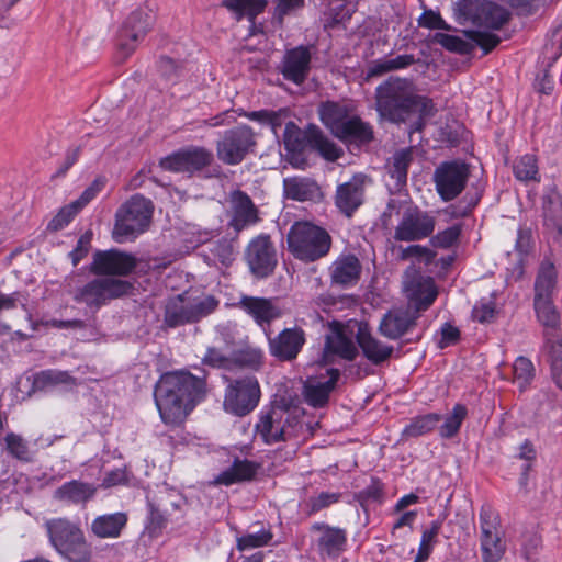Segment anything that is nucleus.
I'll return each instance as SVG.
<instances>
[{"label":"nucleus","mask_w":562,"mask_h":562,"mask_svg":"<svg viewBox=\"0 0 562 562\" xmlns=\"http://www.w3.org/2000/svg\"><path fill=\"white\" fill-rule=\"evenodd\" d=\"M206 395V380L186 370L164 373L154 390L155 405L167 426L182 424Z\"/></svg>","instance_id":"nucleus-1"},{"label":"nucleus","mask_w":562,"mask_h":562,"mask_svg":"<svg viewBox=\"0 0 562 562\" xmlns=\"http://www.w3.org/2000/svg\"><path fill=\"white\" fill-rule=\"evenodd\" d=\"M374 99L379 115L391 123H406L411 116L417 115L415 131H420L424 121L435 113L432 100L418 94L411 79L398 76L382 81L375 88Z\"/></svg>","instance_id":"nucleus-2"},{"label":"nucleus","mask_w":562,"mask_h":562,"mask_svg":"<svg viewBox=\"0 0 562 562\" xmlns=\"http://www.w3.org/2000/svg\"><path fill=\"white\" fill-rule=\"evenodd\" d=\"M286 244L295 259L310 263L329 254L333 238L324 227L308 221H297L289 229Z\"/></svg>","instance_id":"nucleus-3"},{"label":"nucleus","mask_w":562,"mask_h":562,"mask_svg":"<svg viewBox=\"0 0 562 562\" xmlns=\"http://www.w3.org/2000/svg\"><path fill=\"white\" fill-rule=\"evenodd\" d=\"M55 550L70 562H89L91 548L81 528L68 518H53L45 524Z\"/></svg>","instance_id":"nucleus-4"},{"label":"nucleus","mask_w":562,"mask_h":562,"mask_svg":"<svg viewBox=\"0 0 562 562\" xmlns=\"http://www.w3.org/2000/svg\"><path fill=\"white\" fill-rule=\"evenodd\" d=\"M218 306V300L213 295L193 297L183 292L167 299L164 306V326L177 328L194 324L212 314Z\"/></svg>","instance_id":"nucleus-5"},{"label":"nucleus","mask_w":562,"mask_h":562,"mask_svg":"<svg viewBox=\"0 0 562 562\" xmlns=\"http://www.w3.org/2000/svg\"><path fill=\"white\" fill-rule=\"evenodd\" d=\"M154 204L142 194H134L115 213L113 237L122 243L145 233L151 222Z\"/></svg>","instance_id":"nucleus-6"},{"label":"nucleus","mask_w":562,"mask_h":562,"mask_svg":"<svg viewBox=\"0 0 562 562\" xmlns=\"http://www.w3.org/2000/svg\"><path fill=\"white\" fill-rule=\"evenodd\" d=\"M155 21V13L147 5L138 7L127 15L116 38V48L121 59L125 60L133 55L151 31Z\"/></svg>","instance_id":"nucleus-7"},{"label":"nucleus","mask_w":562,"mask_h":562,"mask_svg":"<svg viewBox=\"0 0 562 562\" xmlns=\"http://www.w3.org/2000/svg\"><path fill=\"white\" fill-rule=\"evenodd\" d=\"M133 284L119 278H95L77 289L74 300L99 310L111 301L131 294Z\"/></svg>","instance_id":"nucleus-8"},{"label":"nucleus","mask_w":562,"mask_h":562,"mask_svg":"<svg viewBox=\"0 0 562 562\" xmlns=\"http://www.w3.org/2000/svg\"><path fill=\"white\" fill-rule=\"evenodd\" d=\"M223 406L225 412L244 417L259 405L261 389L255 375H245L237 379H227Z\"/></svg>","instance_id":"nucleus-9"},{"label":"nucleus","mask_w":562,"mask_h":562,"mask_svg":"<svg viewBox=\"0 0 562 562\" xmlns=\"http://www.w3.org/2000/svg\"><path fill=\"white\" fill-rule=\"evenodd\" d=\"M256 136L246 124H238L223 132L216 140V156L227 166L239 165L254 150Z\"/></svg>","instance_id":"nucleus-10"},{"label":"nucleus","mask_w":562,"mask_h":562,"mask_svg":"<svg viewBox=\"0 0 562 562\" xmlns=\"http://www.w3.org/2000/svg\"><path fill=\"white\" fill-rule=\"evenodd\" d=\"M284 146L290 153H301L305 146L317 150L325 159L334 161L338 159V148L315 125H311L303 134L297 125L290 121L285 124L283 134Z\"/></svg>","instance_id":"nucleus-11"},{"label":"nucleus","mask_w":562,"mask_h":562,"mask_svg":"<svg viewBox=\"0 0 562 562\" xmlns=\"http://www.w3.org/2000/svg\"><path fill=\"white\" fill-rule=\"evenodd\" d=\"M480 550L483 562H499L505 552L506 543L501 531V518L491 505L480 509Z\"/></svg>","instance_id":"nucleus-12"},{"label":"nucleus","mask_w":562,"mask_h":562,"mask_svg":"<svg viewBox=\"0 0 562 562\" xmlns=\"http://www.w3.org/2000/svg\"><path fill=\"white\" fill-rule=\"evenodd\" d=\"M470 177L469 165L460 160L441 162L434 172V183L440 199L450 202L465 189Z\"/></svg>","instance_id":"nucleus-13"},{"label":"nucleus","mask_w":562,"mask_h":562,"mask_svg":"<svg viewBox=\"0 0 562 562\" xmlns=\"http://www.w3.org/2000/svg\"><path fill=\"white\" fill-rule=\"evenodd\" d=\"M436 227V217L431 212L411 205L403 212L402 218L394 231L398 241H419L429 238Z\"/></svg>","instance_id":"nucleus-14"},{"label":"nucleus","mask_w":562,"mask_h":562,"mask_svg":"<svg viewBox=\"0 0 562 562\" xmlns=\"http://www.w3.org/2000/svg\"><path fill=\"white\" fill-rule=\"evenodd\" d=\"M460 13L479 27L501 30L510 19L507 9L492 1L460 0Z\"/></svg>","instance_id":"nucleus-15"},{"label":"nucleus","mask_w":562,"mask_h":562,"mask_svg":"<svg viewBox=\"0 0 562 562\" xmlns=\"http://www.w3.org/2000/svg\"><path fill=\"white\" fill-rule=\"evenodd\" d=\"M213 160L214 155L210 149L190 145L161 158L159 166L167 171L193 175L210 167Z\"/></svg>","instance_id":"nucleus-16"},{"label":"nucleus","mask_w":562,"mask_h":562,"mask_svg":"<svg viewBox=\"0 0 562 562\" xmlns=\"http://www.w3.org/2000/svg\"><path fill=\"white\" fill-rule=\"evenodd\" d=\"M137 267V259L133 254L111 248L97 250L90 265V272L97 277L114 278L127 277Z\"/></svg>","instance_id":"nucleus-17"},{"label":"nucleus","mask_w":562,"mask_h":562,"mask_svg":"<svg viewBox=\"0 0 562 562\" xmlns=\"http://www.w3.org/2000/svg\"><path fill=\"white\" fill-rule=\"evenodd\" d=\"M245 259L250 272L256 278H267L273 273L278 259L276 248L267 234L252 238L245 251Z\"/></svg>","instance_id":"nucleus-18"},{"label":"nucleus","mask_w":562,"mask_h":562,"mask_svg":"<svg viewBox=\"0 0 562 562\" xmlns=\"http://www.w3.org/2000/svg\"><path fill=\"white\" fill-rule=\"evenodd\" d=\"M291 423L288 412L281 407H265L258 415L255 429L266 445H273L288 440L286 427Z\"/></svg>","instance_id":"nucleus-19"},{"label":"nucleus","mask_w":562,"mask_h":562,"mask_svg":"<svg viewBox=\"0 0 562 562\" xmlns=\"http://www.w3.org/2000/svg\"><path fill=\"white\" fill-rule=\"evenodd\" d=\"M366 201V176L353 175L348 181L336 188L335 206L347 218H351Z\"/></svg>","instance_id":"nucleus-20"},{"label":"nucleus","mask_w":562,"mask_h":562,"mask_svg":"<svg viewBox=\"0 0 562 562\" xmlns=\"http://www.w3.org/2000/svg\"><path fill=\"white\" fill-rule=\"evenodd\" d=\"M312 45H299L288 49L282 59L281 74L294 85H302L311 71Z\"/></svg>","instance_id":"nucleus-21"},{"label":"nucleus","mask_w":562,"mask_h":562,"mask_svg":"<svg viewBox=\"0 0 562 562\" xmlns=\"http://www.w3.org/2000/svg\"><path fill=\"white\" fill-rule=\"evenodd\" d=\"M269 340L270 355L280 361H293L302 351L306 336L301 327H291L282 329L276 337Z\"/></svg>","instance_id":"nucleus-22"},{"label":"nucleus","mask_w":562,"mask_h":562,"mask_svg":"<svg viewBox=\"0 0 562 562\" xmlns=\"http://www.w3.org/2000/svg\"><path fill=\"white\" fill-rule=\"evenodd\" d=\"M311 531L319 532L317 550L321 555L334 560L347 550L348 531L345 528L326 522H314Z\"/></svg>","instance_id":"nucleus-23"},{"label":"nucleus","mask_w":562,"mask_h":562,"mask_svg":"<svg viewBox=\"0 0 562 562\" xmlns=\"http://www.w3.org/2000/svg\"><path fill=\"white\" fill-rule=\"evenodd\" d=\"M238 306L265 330L266 335H269L267 329L271 323L282 316L281 308L274 304L272 299L244 295L239 300Z\"/></svg>","instance_id":"nucleus-24"},{"label":"nucleus","mask_w":562,"mask_h":562,"mask_svg":"<svg viewBox=\"0 0 562 562\" xmlns=\"http://www.w3.org/2000/svg\"><path fill=\"white\" fill-rule=\"evenodd\" d=\"M417 313L395 310L386 312L380 319L378 331L390 340H400L411 334L417 325Z\"/></svg>","instance_id":"nucleus-25"},{"label":"nucleus","mask_w":562,"mask_h":562,"mask_svg":"<svg viewBox=\"0 0 562 562\" xmlns=\"http://www.w3.org/2000/svg\"><path fill=\"white\" fill-rule=\"evenodd\" d=\"M233 215L229 226L237 233L258 224L261 218L259 210L251 198L241 190H235L231 195Z\"/></svg>","instance_id":"nucleus-26"},{"label":"nucleus","mask_w":562,"mask_h":562,"mask_svg":"<svg viewBox=\"0 0 562 562\" xmlns=\"http://www.w3.org/2000/svg\"><path fill=\"white\" fill-rule=\"evenodd\" d=\"M362 272V265L355 254H340L329 266L331 284L348 289L355 286Z\"/></svg>","instance_id":"nucleus-27"},{"label":"nucleus","mask_w":562,"mask_h":562,"mask_svg":"<svg viewBox=\"0 0 562 562\" xmlns=\"http://www.w3.org/2000/svg\"><path fill=\"white\" fill-rule=\"evenodd\" d=\"M356 341L363 357L374 366L389 361L393 356L394 347L373 336L367 324L359 325Z\"/></svg>","instance_id":"nucleus-28"},{"label":"nucleus","mask_w":562,"mask_h":562,"mask_svg":"<svg viewBox=\"0 0 562 562\" xmlns=\"http://www.w3.org/2000/svg\"><path fill=\"white\" fill-rule=\"evenodd\" d=\"M533 308L538 322L543 326V347L562 342V335L559 334L561 316L553 300H533Z\"/></svg>","instance_id":"nucleus-29"},{"label":"nucleus","mask_w":562,"mask_h":562,"mask_svg":"<svg viewBox=\"0 0 562 562\" xmlns=\"http://www.w3.org/2000/svg\"><path fill=\"white\" fill-rule=\"evenodd\" d=\"M97 487L92 483L80 480L65 482L54 491L55 501L72 504L86 505L95 495Z\"/></svg>","instance_id":"nucleus-30"},{"label":"nucleus","mask_w":562,"mask_h":562,"mask_svg":"<svg viewBox=\"0 0 562 562\" xmlns=\"http://www.w3.org/2000/svg\"><path fill=\"white\" fill-rule=\"evenodd\" d=\"M259 467L255 461L235 458L231 467L223 470L215 477V483L231 486L243 482H250L256 477Z\"/></svg>","instance_id":"nucleus-31"},{"label":"nucleus","mask_w":562,"mask_h":562,"mask_svg":"<svg viewBox=\"0 0 562 562\" xmlns=\"http://www.w3.org/2000/svg\"><path fill=\"white\" fill-rule=\"evenodd\" d=\"M328 380L316 384H307L304 387L306 403L314 408H322L329 402L330 393L335 390L340 378V370L329 368L326 371Z\"/></svg>","instance_id":"nucleus-32"},{"label":"nucleus","mask_w":562,"mask_h":562,"mask_svg":"<svg viewBox=\"0 0 562 562\" xmlns=\"http://www.w3.org/2000/svg\"><path fill=\"white\" fill-rule=\"evenodd\" d=\"M353 110L348 103L328 100L321 103L318 114L322 123L335 135Z\"/></svg>","instance_id":"nucleus-33"},{"label":"nucleus","mask_w":562,"mask_h":562,"mask_svg":"<svg viewBox=\"0 0 562 562\" xmlns=\"http://www.w3.org/2000/svg\"><path fill=\"white\" fill-rule=\"evenodd\" d=\"M334 136L342 142L368 144L373 139V130L359 115L351 114Z\"/></svg>","instance_id":"nucleus-34"},{"label":"nucleus","mask_w":562,"mask_h":562,"mask_svg":"<svg viewBox=\"0 0 562 562\" xmlns=\"http://www.w3.org/2000/svg\"><path fill=\"white\" fill-rule=\"evenodd\" d=\"M127 515L123 512L95 517L91 522V531L101 539L117 538L127 524Z\"/></svg>","instance_id":"nucleus-35"},{"label":"nucleus","mask_w":562,"mask_h":562,"mask_svg":"<svg viewBox=\"0 0 562 562\" xmlns=\"http://www.w3.org/2000/svg\"><path fill=\"white\" fill-rule=\"evenodd\" d=\"M411 301L415 304V313L428 310L438 296L435 281L430 277H419L413 280L409 285Z\"/></svg>","instance_id":"nucleus-36"},{"label":"nucleus","mask_w":562,"mask_h":562,"mask_svg":"<svg viewBox=\"0 0 562 562\" xmlns=\"http://www.w3.org/2000/svg\"><path fill=\"white\" fill-rule=\"evenodd\" d=\"M543 225L562 235V196L557 191H551L542 199Z\"/></svg>","instance_id":"nucleus-37"},{"label":"nucleus","mask_w":562,"mask_h":562,"mask_svg":"<svg viewBox=\"0 0 562 562\" xmlns=\"http://www.w3.org/2000/svg\"><path fill=\"white\" fill-rule=\"evenodd\" d=\"M283 190L288 199L304 202L313 200L319 188L315 181L308 178L290 177L283 180Z\"/></svg>","instance_id":"nucleus-38"},{"label":"nucleus","mask_w":562,"mask_h":562,"mask_svg":"<svg viewBox=\"0 0 562 562\" xmlns=\"http://www.w3.org/2000/svg\"><path fill=\"white\" fill-rule=\"evenodd\" d=\"M513 175L516 180L529 183L541 181L539 160L535 154H524L513 161Z\"/></svg>","instance_id":"nucleus-39"},{"label":"nucleus","mask_w":562,"mask_h":562,"mask_svg":"<svg viewBox=\"0 0 562 562\" xmlns=\"http://www.w3.org/2000/svg\"><path fill=\"white\" fill-rule=\"evenodd\" d=\"M557 284V272L554 265L543 262L535 281L533 300H553V291Z\"/></svg>","instance_id":"nucleus-40"},{"label":"nucleus","mask_w":562,"mask_h":562,"mask_svg":"<svg viewBox=\"0 0 562 562\" xmlns=\"http://www.w3.org/2000/svg\"><path fill=\"white\" fill-rule=\"evenodd\" d=\"M355 499L363 510L371 504L381 505L385 501V484L378 476H371L370 484L355 494Z\"/></svg>","instance_id":"nucleus-41"},{"label":"nucleus","mask_w":562,"mask_h":562,"mask_svg":"<svg viewBox=\"0 0 562 562\" xmlns=\"http://www.w3.org/2000/svg\"><path fill=\"white\" fill-rule=\"evenodd\" d=\"M443 519L437 518L432 520L428 528L423 530L417 554L413 562H425L432 553L437 538L442 528Z\"/></svg>","instance_id":"nucleus-42"},{"label":"nucleus","mask_w":562,"mask_h":562,"mask_svg":"<svg viewBox=\"0 0 562 562\" xmlns=\"http://www.w3.org/2000/svg\"><path fill=\"white\" fill-rule=\"evenodd\" d=\"M412 159V154L407 149L396 151L392 158L389 175L395 180L394 187L397 191H401L407 183V173Z\"/></svg>","instance_id":"nucleus-43"},{"label":"nucleus","mask_w":562,"mask_h":562,"mask_svg":"<svg viewBox=\"0 0 562 562\" xmlns=\"http://www.w3.org/2000/svg\"><path fill=\"white\" fill-rule=\"evenodd\" d=\"M440 420L441 415L438 413L416 416L404 427L402 436L405 438H416L426 435L432 431Z\"/></svg>","instance_id":"nucleus-44"},{"label":"nucleus","mask_w":562,"mask_h":562,"mask_svg":"<svg viewBox=\"0 0 562 562\" xmlns=\"http://www.w3.org/2000/svg\"><path fill=\"white\" fill-rule=\"evenodd\" d=\"M265 353L260 348L245 347L235 350L231 357L232 368H246L258 371L263 366Z\"/></svg>","instance_id":"nucleus-45"},{"label":"nucleus","mask_w":562,"mask_h":562,"mask_svg":"<svg viewBox=\"0 0 562 562\" xmlns=\"http://www.w3.org/2000/svg\"><path fill=\"white\" fill-rule=\"evenodd\" d=\"M3 441L4 450L11 458L23 463L33 461V452L29 442L21 435L10 431L4 436Z\"/></svg>","instance_id":"nucleus-46"},{"label":"nucleus","mask_w":562,"mask_h":562,"mask_svg":"<svg viewBox=\"0 0 562 562\" xmlns=\"http://www.w3.org/2000/svg\"><path fill=\"white\" fill-rule=\"evenodd\" d=\"M222 5L239 18L255 19L267 7V0H223Z\"/></svg>","instance_id":"nucleus-47"},{"label":"nucleus","mask_w":562,"mask_h":562,"mask_svg":"<svg viewBox=\"0 0 562 562\" xmlns=\"http://www.w3.org/2000/svg\"><path fill=\"white\" fill-rule=\"evenodd\" d=\"M325 350L348 361L355 360L358 356V349L353 341L341 331L337 333L334 338L327 339Z\"/></svg>","instance_id":"nucleus-48"},{"label":"nucleus","mask_w":562,"mask_h":562,"mask_svg":"<svg viewBox=\"0 0 562 562\" xmlns=\"http://www.w3.org/2000/svg\"><path fill=\"white\" fill-rule=\"evenodd\" d=\"M467 415V406L460 403L456 404L452 408L451 415L445 419L443 424L439 428L440 436L447 439L454 437L459 432Z\"/></svg>","instance_id":"nucleus-49"},{"label":"nucleus","mask_w":562,"mask_h":562,"mask_svg":"<svg viewBox=\"0 0 562 562\" xmlns=\"http://www.w3.org/2000/svg\"><path fill=\"white\" fill-rule=\"evenodd\" d=\"M432 41L441 45L448 52L459 55H470L474 49V46L471 43L462 40L457 35L447 33H436L432 37Z\"/></svg>","instance_id":"nucleus-50"},{"label":"nucleus","mask_w":562,"mask_h":562,"mask_svg":"<svg viewBox=\"0 0 562 562\" xmlns=\"http://www.w3.org/2000/svg\"><path fill=\"white\" fill-rule=\"evenodd\" d=\"M514 381L520 391H524L535 376V367L527 357H518L513 366Z\"/></svg>","instance_id":"nucleus-51"},{"label":"nucleus","mask_w":562,"mask_h":562,"mask_svg":"<svg viewBox=\"0 0 562 562\" xmlns=\"http://www.w3.org/2000/svg\"><path fill=\"white\" fill-rule=\"evenodd\" d=\"M462 234V225L453 224L443 231L430 236V244L435 248L449 249L458 244Z\"/></svg>","instance_id":"nucleus-52"},{"label":"nucleus","mask_w":562,"mask_h":562,"mask_svg":"<svg viewBox=\"0 0 562 562\" xmlns=\"http://www.w3.org/2000/svg\"><path fill=\"white\" fill-rule=\"evenodd\" d=\"M467 38L475 43L484 55L492 53L501 43V37L494 33L479 31V30H467L464 31Z\"/></svg>","instance_id":"nucleus-53"},{"label":"nucleus","mask_w":562,"mask_h":562,"mask_svg":"<svg viewBox=\"0 0 562 562\" xmlns=\"http://www.w3.org/2000/svg\"><path fill=\"white\" fill-rule=\"evenodd\" d=\"M341 498V493L322 492L316 496H312L306 502V514L308 516L315 515L316 513L330 507L338 503Z\"/></svg>","instance_id":"nucleus-54"},{"label":"nucleus","mask_w":562,"mask_h":562,"mask_svg":"<svg viewBox=\"0 0 562 562\" xmlns=\"http://www.w3.org/2000/svg\"><path fill=\"white\" fill-rule=\"evenodd\" d=\"M548 353L551 375L555 385L562 390V342L543 347Z\"/></svg>","instance_id":"nucleus-55"},{"label":"nucleus","mask_w":562,"mask_h":562,"mask_svg":"<svg viewBox=\"0 0 562 562\" xmlns=\"http://www.w3.org/2000/svg\"><path fill=\"white\" fill-rule=\"evenodd\" d=\"M79 214L71 203L63 206L57 214L48 222L47 231L59 232L68 226L74 218Z\"/></svg>","instance_id":"nucleus-56"},{"label":"nucleus","mask_w":562,"mask_h":562,"mask_svg":"<svg viewBox=\"0 0 562 562\" xmlns=\"http://www.w3.org/2000/svg\"><path fill=\"white\" fill-rule=\"evenodd\" d=\"M104 186L105 178H95L91 184L83 190L80 196L70 203L75 205V209L80 213L85 206L97 198V195L103 190Z\"/></svg>","instance_id":"nucleus-57"},{"label":"nucleus","mask_w":562,"mask_h":562,"mask_svg":"<svg viewBox=\"0 0 562 562\" xmlns=\"http://www.w3.org/2000/svg\"><path fill=\"white\" fill-rule=\"evenodd\" d=\"M104 186L105 178H95L91 184L83 190L80 196L70 203L75 205V209L80 213L85 206L97 198V195L103 190Z\"/></svg>","instance_id":"nucleus-58"},{"label":"nucleus","mask_w":562,"mask_h":562,"mask_svg":"<svg viewBox=\"0 0 562 562\" xmlns=\"http://www.w3.org/2000/svg\"><path fill=\"white\" fill-rule=\"evenodd\" d=\"M496 315V304L493 300L481 299L472 308V319L485 324L491 323Z\"/></svg>","instance_id":"nucleus-59"},{"label":"nucleus","mask_w":562,"mask_h":562,"mask_svg":"<svg viewBox=\"0 0 562 562\" xmlns=\"http://www.w3.org/2000/svg\"><path fill=\"white\" fill-rule=\"evenodd\" d=\"M272 535L270 531L261 530L256 533L245 535L237 540V549L245 551L248 549L260 548L267 546L271 540Z\"/></svg>","instance_id":"nucleus-60"},{"label":"nucleus","mask_w":562,"mask_h":562,"mask_svg":"<svg viewBox=\"0 0 562 562\" xmlns=\"http://www.w3.org/2000/svg\"><path fill=\"white\" fill-rule=\"evenodd\" d=\"M418 25L428 30H452V26L443 20L441 14L431 9H427L422 13L418 18Z\"/></svg>","instance_id":"nucleus-61"},{"label":"nucleus","mask_w":562,"mask_h":562,"mask_svg":"<svg viewBox=\"0 0 562 562\" xmlns=\"http://www.w3.org/2000/svg\"><path fill=\"white\" fill-rule=\"evenodd\" d=\"M305 0H277L273 10V20L282 24L284 18L304 8Z\"/></svg>","instance_id":"nucleus-62"},{"label":"nucleus","mask_w":562,"mask_h":562,"mask_svg":"<svg viewBox=\"0 0 562 562\" xmlns=\"http://www.w3.org/2000/svg\"><path fill=\"white\" fill-rule=\"evenodd\" d=\"M92 237V231H86L77 240L76 247L68 254V257L74 267H77L79 262L89 254Z\"/></svg>","instance_id":"nucleus-63"},{"label":"nucleus","mask_w":562,"mask_h":562,"mask_svg":"<svg viewBox=\"0 0 562 562\" xmlns=\"http://www.w3.org/2000/svg\"><path fill=\"white\" fill-rule=\"evenodd\" d=\"M202 361L212 368L232 369L231 357H226L221 350L214 347L206 349Z\"/></svg>","instance_id":"nucleus-64"}]
</instances>
